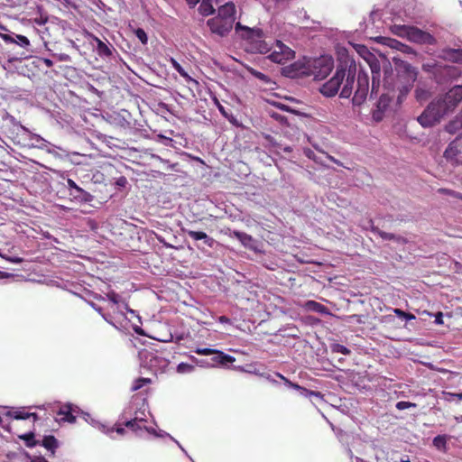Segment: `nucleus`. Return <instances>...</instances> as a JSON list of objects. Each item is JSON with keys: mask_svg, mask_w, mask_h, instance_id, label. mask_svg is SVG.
<instances>
[{"mask_svg": "<svg viewBox=\"0 0 462 462\" xmlns=\"http://www.w3.org/2000/svg\"><path fill=\"white\" fill-rule=\"evenodd\" d=\"M319 166H323V167H329V165L328 163V161L333 162L337 163V165H341V163L339 162H337L332 156H329L326 152H323L321 150H319Z\"/></svg>", "mask_w": 462, "mask_h": 462, "instance_id": "f704fd0d", "label": "nucleus"}, {"mask_svg": "<svg viewBox=\"0 0 462 462\" xmlns=\"http://www.w3.org/2000/svg\"><path fill=\"white\" fill-rule=\"evenodd\" d=\"M369 92V76L367 72L360 69L357 73L356 89L352 98L354 106H361L367 97Z\"/></svg>", "mask_w": 462, "mask_h": 462, "instance_id": "423d86ee", "label": "nucleus"}, {"mask_svg": "<svg viewBox=\"0 0 462 462\" xmlns=\"http://www.w3.org/2000/svg\"><path fill=\"white\" fill-rule=\"evenodd\" d=\"M411 407H416V404L413 402H404V401H401L396 403V408L399 411H403V410L409 409Z\"/></svg>", "mask_w": 462, "mask_h": 462, "instance_id": "49530a36", "label": "nucleus"}, {"mask_svg": "<svg viewBox=\"0 0 462 462\" xmlns=\"http://www.w3.org/2000/svg\"><path fill=\"white\" fill-rule=\"evenodd\" d=\"M356 75V61L348 56H342L337 60L332 76L319 86V93L326 97L339 94L340 98H349L353 94Z\"/></svg>", "mask_w": 462, "mask_h": 462, "instance_id": "f257e3e1", "label": "nucleus"}, {"mask_svg": "<svg viewBox=\"0 0 462 462\" xmlns=\"http://www.w3.org/2000/svg\"><path fill=\"white\" fill-rule=\"evenodd\" d=\"M332 352L341 353L343 355H348L350 350L347 349L345 346L339 344H331L330 346Z\"/></svg>", "mask_w": 462, "mask_h": 462, "instance_id": "79ce46f5", "label": "nucleus"}, {"mask_svg": "<svg viewBox=\"0 0 462 462\" xmlns=\"http://www.w3.org/2000/svg\"><path fill=\"white\" fill-rule=\"evenodd\" d=\"M306 306L308 309L310 310H312L314 311H318V302L316 301H313V300H309L307 303H306Z\"/></svg>", "mask_w": 462, "mask_h": 462, "instance_id": "864d4df0", "label": "nucleus"}, {"mask_svg": "<svg viewBox=\"0 0 462 462\" xmlns=\"http://www.w3.org/2000/svg\"><path fill=\"white\" fill-rule=\"evenodd\" d=\"M460 75V70L454 65H439L435 80L439 84H444L448 80L457 79Z\"/></svg>", "mask_w": 462, "mask_h": 462, "instance_id": "9b49d317", "label": "nucleus"}, {"mask_svg": "<svg viewBox=\"0 0 462 462\" xmlns=\"http://www.w3.org/2000/svg\"><path fill=\"white\" fill-rule=\"evenodd\" d=\"M337 63L331 55H319V81L326 79L333 70H336Z\"/></svg>", "mask_w": 462, "mask_h": 462, "instance_id": "4468645a", "label": "nucleus"}, {"mask_svg": "<svg viewBox=\"0 0 462 462\" xmlns=\"http://www.w3.org/2000/svg\"><path fill=\"white\" fill-rule=\"evenodd\" d=\"M123 426H125L124 423L118 424V425L116 424V428L113 427L110 430H108V433H112V432L116 431V433H118L120 435H124L125 432V430Z\"/></svg>", "mask_w": 462, "mask_h": 462, "instance_id": "de8ad7c7", "label": "nucleus"}, {"mask_svg": "<svg viewBox=\"0 0 462 462\" xmlns=\"http://www.w3.org/2000/svg\"><path fill=\"white\" fill-rule=\"evenodd\" d=\"M308 70H309L308 68H306L304 65H301V64H299L296 62L288 67H285L283 69V74L286 77L294 79V78H299V77H301L304 75H308L309 74Z\"/></svg>", "mask_w": 462, "mask_h": 462, "instance_id": "f3484780", "label": "nucleus"}, {"mask_svg": "<svg viewBox=\"0 0 462 462\" xmlns=\"http://www.w3.org/2000/svg\"><path fill=\"white\" fill-rule=\"evenodd\" d=\"M400 51H402L403 53H407V54H412V55L416 54V51L411 47H410L406 44H403V43L402 45V48L400 49Z\"/></svg>", "mask_w": 462, "mask_h": 462, "instance_id": "8fccbe9b", "label": "nucleus"}, {"mask_svg": "<svg viewBox=\"0 0 462 462\" xmlns=\"http://www.w3.org/2000/svg\"><path fill=\"white\" fill-rule=\"evenodd\" d=\"M218 321L221 323H230V319L227 318L226 316H220L218 318Z\"/></svg>", "mask_w": 462, "mask_h": 462, "instance_id": "69168bd1", "label": "nucleus"}, {"mask_svg": "<svg viewBox=\"0 0 462 462\" xmlns=\"http://www.w3.org/2000/svg\"><path fill=\"white\" fill-rule=\"evenodd\" d=\"M401 462H411L409 459V457L407 455H404L400 459Z\"/></svg>", "mask_w": 462, "mask_h": 462, "instance_id": "774afa93", "label": "nucleus"}, {"mask_svg": "<svg viewBox=\"0 0 462 462\" xmlns=\"http://www.w3.org/2000/svg\"><path fill=\"white\" fill-rule=\"evenodd\" d=\"M186 2L190 7H194L199 3V0H186Z\"/></svg>", "mask_w": 462, "mask_h": 462, "instance_id": "338daca9", "label": "nucleus"}, {"mask_svg": "<svg viewBox=\"0 0 462 462\" xmlns=\"http://www.w3.org/2000/svg\"><path fill=\"white\" fill-rule=\"evenodd\" d=\"M144 420L143 419H139L137 417H134V419H131L129 420H125L124 422V425L125 427H127L128 429H130L132 431L134 432H138V431H142V430H148L147 427L143 425Z\"/></svg>", "mask_w": 462, "mask_h": 462, "instance_id": "b1692460", "label": "nucleus"}, {"mask_svg": "<svg viewBox=\"0 0 462 462\" xmlns=\"http://www.w3.org/2000/svg\"><path fill=\"white\" fill-rule=\"evenodd\" d=\"M68 184L70 188H73L79 191H81L82 189L70 179L68 180Z\"/></svg>", "mask_w": 462, "mask_h": 462, "instance_id": "052dcab7", "label": "nucleus"}, {"mask_svg": "<svg viewBox=\"0 0 462 462\" xmlns=\"http://www.w3.org/2000/svg\"><path fill=\"white\" fill-rule=\"evenodd\" d=\"M34 437L35 436L33 432H29L19 436L21 439L25 441V445L28 448H33L38 445L39 442L35 439Z\"/></svg>", "mask_w": 462, "mask_h": 462, "instance_id": "e433bc0d", "label": "nucleus"}, {"mask_svg": "<svg viewBox=\"0 0 462 462\" xmlns=\"http://www.w3.org/2000/svg\"><path fill=\"white\" fill-rule=\"evenodd\" d=\"M444 157L454 163L462 164V134L448 144Z\"/></svg>", "mask_w": 462, "mask_h": 462, "instance_id": "1a4fd4ad", "label": "nucleus"}, {"mask_svg": "<svg viewBox=\"0 0 462 462\" xmlns=\"http://www.w3.org/2000/svg\"><path fill=\"white\" fill-rule=\"evenodd\" d=\"M440 57L453 62L462 63V49H445L441 51Z\"/></svg>", "mask_w": 462, "mask_h": 462, "instance_id": "412c9836", "label": "nucleus"}, {"mask_svg": "<svg viewBox=\"0 0 462 462\" xmlns=\"http://www.w3.org/2000/svg\"><path fill=\"white\" fill-rule=\"evenodd\" d=\"M194 352L198 355L201 356H209V355H215V356L212 358V361L216 364H221L226 365L227 363H232L235 361V357L226 355L223 353L222 351L212 349V348H201L197 347Z\"/></svg>", "mask_w": 462, "mask_h": 462, "instance_id": "ddd939ff", "label": "nucleus"}, {"mask_svg": "<svg viewBox=\"0 0 462 462\" xmlns=\"http://www.w3.org/2000/svg\"><path fill=\"white\" fill-rule=\"evenodd\" d=\"M199 12L203 16H208L215 13V8L209 0H203L199 6Z\"/></svg>", "mask_w": 462, "mask_h": 462, "instance_id": "c756f323", "label": "nucleus"}, {"mask_svg": "<svg viewBox=\"0 0 462 462\" xmlns=\"http://www.w3.org/2000/svg\"><path fill=\"white\" fill-rule=\"evenodd\" d=\"M370 225L372 233L378 235L382 239L393 240V238H394V234L380 230L377 226H374L372 221H370Z\"/></svg>", "mask_w": 462, "mask_h": 462, "instance_id": "c9c22d12", "label": "nucleus"}, {"mask_svg": "<svg viewBox=\"0 0 462 462\" xmlns=\"http://www.w3.org/2000/svg\"><path fill=\"white\" fill-rule=\"evenodd\" d=\"M106 297L114 304H118L122 300L121 296L114 291L107 292Z\"/></svg>", "mask_w": 462, "mask_h": 462, "instance_id": "a18cd8bd", "label": "nucleus"}, {"mask_svg": "<svg viewBox=\"0 0 462 462\" xmlns=\"http://www.w3.org/2000/svg\"><path fill=\"white\" fill-rule=\"evenodd\" d=\"M348 455L352 462H365L361 457L354 456L351 449H348Z\"/></svg>", "mask_w": 462, "mask_h": 462, "instance_id": "6e6d98bb", "label": "nucleus"}, {"mask_svg": "<svg viewBox=\"0 0 462 462\" xmlns=\"http://www.w3.org/2000/svg\"><path fill=\"white\" fill-rule=\"evenodd\" d=\"M449 113L447 105L442 99L437 98L432 100L417 120L423 127H431L436 124L439 123L440 120Z\"/></svg>", "mask_w": 462, "mask_h": 462, "instance_id": "20e7f679", "label": "nucleus"}, {"mask_svg": "<svg viewBox=\"0 0 462 462\" xmlns=\"http://www.w3.org/2000/svg\"><path fill=\"white\" fill-rule=\"evenodd\" d=\"M169 365L170 361L159 355H155L150 359V366L154 369L155 372L163 373Z\"/></svg>", "mask_w": 462, "mask_h": 462, "instance_id": "aec40b11", "label": "nucleus"}, {"mask_svg": "<svg viewBox=\"0 0 462 462\" xmlns=\"http://www.w3.org/2000/svg\"><path fill=\"white\" fill-rule=\"evenodd\" d=\"M94 41L97 42V51L100 57L109 58L112 56V50L99 38L94 37Z\"/></svg>", "mask_w": 462, "mask_h": 462, "instance_id": "393cba45", "label": "nucleus"}, {"mask_svg": "<svg viewBox=\"0 0 462 462\" xmlns=\"http://www.w3.org/2000/svg\"><path fill=\"white\" fill-rule=\"evenodd\" d=\"M295 52L281 41L276 42L275 49L270 53L269 59L279 64H284L294 58Z\"/></svg>", "mask_w": 462, "mask_h": 462, "instance_id": "0eeeda50", "label": "nucleus"}, {"mask_svg": "<svg viewBox=\"0 0 462 462\" xmlns=\"http://www.w3.org/2000/svg\"><path fill=\"white\" fill-rule=\"evenodd\" d=\"M444 395H445V399L448 401V402H452L454 400L457 399V393H444Z\"/></svg>", "mask_w": 462, "mask_h": 462, "instance_id": "4d7b16f0", "label": "nucleus"}, {"mask_svg": "<svg viewBox=\"0 0 462 462\" xmlns=\"http://www.w3.org/2000/svg\"><path fill=\"white\" fill-rule=\"evenodd\" d=\"M116 185L120 187H125L127 183V180L125 177L122 176L116 180Z\"/></svg>", "mask_w": 462, "mask_h": 462, "instance_id": "13d9d810", "label": "nucleus"}, {"mask_svg": "<svg viewBox=\"0 0 462 462\" xmlns=\"http://www.w3.org/2000/svg\"><path fill=\"white\" fill-rule=\"evenodd\" d=\"M462 128V113L460 112L456 117L455 119H453L452 121H450L447 125H446V131L449 134H455L456 132H457L458 130H460Z\"/></svg>", "mask_w": 462, "mask_h": 462, "instance_id": "a878e982", "label": "nucleus"}, {"mask_svg": "<svg viewBox=\"0 0 462 462\" xmlns=\"http://www.w3.org/2000/svg\"><path fill=\"white\" fill-rule=\"evenodd\" d=\"M134 34L135 36L139 39V41L143 43V44H146L147 42H148V37H147V34L146 32H144L143 29L142 28H137L135 31H134Z\"/></svg>", "mask_w": 462, "mask_h": 462, "instance_id": "37998d69", "label": "nucleus"}, {"mask_svg": "<svg viewBox=\"0 0 462 462\" xmlns=\"http://www.w3.org/2000/svg\"><path fill=\"white\" fill-rule=\"evenodd\" d=\"M397 74L393 73V84L388 89L398 90L397 103L401 104L413 87L418 77V69L397 57L393 58Z\"/></svg>", "mask_w": 462, "mask_h": 462, "instance_id": "f03ea898", "label": "nucleus"}, {"mask_svg": "<svg viewBox=\"0 0 462 462\" xmlns=\"http://www.w3.org/2000/svg\"><path fill=\"white\" fill-rule=\"evenodd\" d=\"M0 37L6 42V43H14L15 42V39L14 37H12L11 35L9 34H6V33H1L0 32Z\"/></svg>", "mask_w": 462, "mask_h": 462, "instance_id": "603ef678", "label": "nucleus"}, {"mask_svg": "<svg viewBox=\"0 0 462 462\" xmlns=\"http://www.w3.org/2000/svg\"><path fill=\"white\" fill-rule=\"evenodd\" d=\"M375 41L379 43L389 46L392 49H396L398 51H400L402 45L401 42L388 37L379 36L375 38Z\"/></svg>", "mask_w": 462, "mask_h": 462, "instance_id": "cd10ccee", "label": "nucleus"}, {"mask_svg": "<svg viewBox=\"0 0 462 462\" xmlns=\"http://www.w3.org/2000/svg\"><path fill=\"white\" fill-rule=\"evenodd\" d=\"M42 445L54 455L56 448H58V440L52 435L45 436L42 441Z\"/></svg>", "mask_w": 462, "mask_h": 462, "instance_id": "bb28decb", "label": "nucleus"}, {"mask_svg": "<svg viewBox=\"0 0 462 462\" xmlns=\"http://www.w3.org/2000/svg\"><path fill=\"white\" fill-rule=\"evenodd\" d=\"M207 25L212 33L217 34L220 37H226L232 31L234 24L230 23L228 20L215 16L210 18L207 22Z\"/></svg>", "mask_w": 462, "mask_h": 462, "instance_id": "6e6552de", "label": "nucleus"}, {"mask_svg": "<svg viewBox=\"0 0 462 462\" xmlns=\"http://www.w3.org/2000/svg\"><path fill=\"white\" fill-rule=\"evenodd\" d=\"M319 314H327V315H328L329 312H328V309L324 305L319 304Z\"/></svg>", "mask_w": 462, "mask_h": 462, "instance_id": "0e129e2a", "label": "nucleus"}, {"mask_svg": "<svg viewBox=\"0 0 462 462\" xmlns=\"http://www.w3.org/2000/svg\"><path fill=\"white\" fill-rule=\"evenodd\" d=\"M236 32L241 35L242 38L251 42L252 51L261 54H265L270 51L268 44L263 40V32L258 28H250L242 25L240 23H236Z\"/></svg>", "mask_w": 462, "mask_h": 462, "instance_id": "39448f33", "label": "nucleus"}, {"mask_svg": "<svg viewBox=\"0 0 462 462\" xmlns=\"http://www.w3.org/2000/svg\"><path fill=\"white\" fill-rule=\"evenodd\" d=\"M171 63L173 68L179 72V74L185 79L186 82H193L195 84H198V81L192 79L179 62L172 59Z\"/></svg>", "mask_w": 462, "mask_h": 462, "instance_id": "2f4dec72", "label": "nucleus"}, {"mask_svg": "<svg viewBox=\"0 0 462 462\" xmlns=\"http://www.w3.org/2000/svg\"><path fill=\"white\" fill-rule=\"evenodd\" d=\"M54 56L57 57L58 60H60V61H70L71 60L70 56L66 53L54 54Z\"/></svg>", "mask_w": 462, "mask_h": 462, "instance_id": "3c124183", "label": "nucleus"}, {"mask_svg": "<svg viewBox=\"0 0 462 462\" xmlns=\"http://www.w3.org/2000/svg\"><path fill=\"white\" fill-rule=\"evenodd\" d=\"M407 39L419 44L432 45L436 42V39L430 32L422 31L415 26H410L408 29Z\"/></svg>", "mask_w": 462, "mask_h": 462, "instance_id": "9d476101", "label": "nucleus"}, {"mask_svg": "<svg viewBox=\"0 0 462 462\" xmlns=\"http://www.w3.org/2000/svg\"><path fill=\"white\" fill-rule=\"evenodd\" d=\"M6 259L14 263H21L23 261L21 257H8Z\"/></svg>", "mask_w": 462, "mask_h": 462, "instance_id": "bf43d9fd", "label": "nucleus"}, {"mask_svg": "<svg viewBox=\"0 0 462 462\" xmlns=\"http://www.w3.org/2000/svg\"><path fill=\"white\" fill-rule=\"evenodd\" d=\"M430 97L429 90L417 87L415 89V98L418 102L422 103Z\"/></svg>", "mask_w": 462, "mask_h": 462, "instance_id": "4c0bfd02", "label": "nucleus"}, {"mask_svg": "<svg viewBox=\"0 0 462 462\" xmlns=\"http://www.w3.org/2000/svg\"><path fill=\"white\" fill-rule=\"evenodd\" d=\"M440 64L435 62V61H432V62H427V63H424L422 65V69L425 71V72H429V73H432L434 78L436 77L437 75V72H438V69H439V66Z\"/></svg>", "mask_w": 462, "mask_h": 462, "instance_id": "58836bf2", "label": "nucleus"}, {"mask_svg": "<svg viewBox=\"0 0 462 462\" xmlns=\"http://www.w3.org/2000/svg\"><path fill=\"white\" fill-rule=\"evenodd\" d=\"M442 101L447 105L449 112L453 111L456 106L462 101V85H457L449 89L442 97Z\"/></svg>", "mask_w": 462, "mask_h": 462, "instance_id": "f8f14e48", "label": "nucleus"}, {"mask_svg": "<svg viewBox=\"0 0 462 462\" xmlns=\"http://www.w3.org/2000/svg\"><path fill=\"white\" fill-rule=\"evenodd\" d=\"M387 90L386 93H383L377 102V108L378 110L380 111H384L390 102L394 98L396 97L397 98V96H398V90H392V89H388V88H385Z\"/></svg>", "mask_w": 462, "mask_h": 462, "instance_id": "a211bd4d", "label": "nucleus"}, {"mask_svg": "<svg viewBox=\"0 0 462 462\" xmlns=\"http://www.w3.org/2000/svg\"><path fill=\"white\" fill-rule=\"evenodd\" d=\"M447 435H438L433 439V446L441 451L447 450Z\"/></svg>", "mask_w": 462, "mask_h": 462, "instance_id": "473e14b6", "label": "nucleus"}, {"mask_svg": "<svg viewBox=\"0 0 462 462\" xmlns=\"http://www.w3.org/2000/svg\"><path fill=\"white\" fill-rule=\"evenodd\" d=\"M236 8L233 2H227L217 9V16L228 20L234 24L236 21Z\"/></svg>", "mask_w": 462, "mask_h": 462, "instance_id": "2eb2a0df", "label": "nucleus"}, {"mask_svg": "<svg viewBox=\"0 0 462 462\" xmlns=\"http://www.w3.org/2000/svg\"><path fill=\"white\" fill-rule=\"evenodd\" d=\"M31 462H49L45 457H34Z\"/></svg>", "mask_w": 462, "mask_h": 462, "instance_id": "680f3d73", "label": "nucleus"}, {"mask_svg": "<svg viewBox=\"0 0 462 462\" xmlns=\"http://www.w3.org/2000/svg\"><path fill=\"white\" fill-rule=\"evenodd\" d=\"M393 240L400 245H404L407 243L406 238H404L403 236H397L395 234H394V238H393Z\"/></svg>", "mask_w": 462, "mask_h": 462, "instance_id": "5fc2aeb1", "label": "nucleus"}, {"mask_svg": "<svg viewBox=\"0 0 462 462\" xmlns=\"http://www.w3.org/2000/svg\"><path fill=\"white\" fill-rule=\"evenodd\" d=\"M6 416L14 420H27L32 418L33 421H36L39 419L36 413L27 412L23 410L9 411H7Z\"/></svg>", "mask_w": 462, "mask_h": 462, "instance_id": "5701e85b", "label": "nucleus"}, {"mask_svg": "<svg viewBox=\"0 0 462 462\" xmlns=\"http://www.w3.org/2000/svg\"><path fill=\"white\" fill-rule=\"evenodd\" d=\"M194 371V365L187 364V363H180L177 366V372L179 374H189Z\"/></svg>", "mask_w": 462, "mask_h": 462, "instance_id": "a19ab883", "label": "nucleus"}, {"mask_svg": "<svg viewBox=\"0 0 462 462\" xmlns=\"http://www.w3.org/2000/svg\"><path fill=\"white\" fill-rule=\"evenodd\" d=\"M233 236L236 239H238L242 243L243 245H245L246 247H250V244L253 242L252 236H250L245 232L235 230V231H233Z\"/></svg>", "mask_w": 462, "mask_h": 462, "instance_id": "7c9ffc66", "label": "nucleus"}, {"mask_svg": "<svg viewBox=\"0 0 462 462\" xmlns=\"http://www.w3.org/2000/svg\"><path fill=\"white\" fill-rule=\"evenodd\" d=\"M15 42L14 43H16L17 45L21 46L22 48L25 49L26 51H23L20 55V57H13L9 59V61H16V60H22L23 59H27L30 57V50L29 47L31 46V42L29 39L26 36L16 34L15 35Z\"/></svg>", "mask_w": 462, "mask_h": 462, "instance_id": "dca6fc26", "label": "nucleus"}, {"mask_svg": "<svg viewBox=\"0 0 462 462\" xmlns=\"http://www.w3.org/2000/svg\"><path fill=\"white\" fill-rule=\"evenodd\" d=\"M394 313L399 317L405 319L406 320H411L415 319V316L411 313H407L400 309H394Z\"/></svg>", "mask_w": 462, "mask_h": 462, "instance_id": "c03bdc74", "label": "nucleus"}, {"mask_svg": "<svg viewBox=\"0 0 462 462\" xmlns=\"http://www.w3.org/2000/svg\"><path fill=\"white\" fill-rule=\"evenodd\" d=\"M59 418L57 420L62 421V422H75L76 417L72 413V408L70 405H66L60 408V410L58 412Z\"/></svg>", "mask_w": 462, "mask_h": 462, "instance_id": "4be33fe9", "label": "nucleus"}, {"mask_svg": "<svg viewBox=\"0 0 462 462\" xmlns=\"http://www.w3.org/2000/svg\"><path fill=\"white\" fill-rule=\"evenodd\" d=\"M42 62L46 65L48 68H51L53 66V61L50 59L43 58Z\"/></svg>", "mask_w": 462, "mask_h": 462, "instance_id": "e2e57ef3", "label": "nucleus"}, {"mask_svg": "<svg viewBox=\"0 0 462 462\" xmlns=\"http://www.w3.org/2000/svg\"><path fill=\"white\" fill-rule=\"evenodd\" d=\"M366 63L369 65L372 72V87L371 97L377 93L380 85L381 69H383V88H388V86L393 84V68L391 62L383 54L374 55Z\"/></svg>", "mask_w": 462, "mask_h": 462, "instance_id": "7ed1b4c3", "label": "nucleus"}, {"mask_svg": "<svg viewBox=\"0 0 462 462\" xmlns=\"http://www.w3.org/2000/svg\"><path fill=\"white\" fill-rule=\"evenodd\" d=\"M356 51L364 59V60L368 61L372 59L375 54L371 52L369 49L362 44H355L353 45Z\"/></svg>", "mask_w": 462, "mask_h": 462, "instance_id": "c85d7f7f", "label": "nucleus"}, {"mask_svg": "<svg viewBox=\"0 0 462 462\" xmlns=\"http://www.w3.org/2000/svg\"><path fill=\"white\" fill-rule=\"evenodd\" d=\"M182 231L187 234L193 240H203L205 245L209 247L214 245L215 240L208 236L205 232L202 231H193L183 228Z\"/></svg>", "mask_w": 462, "mask_h": 462, "instance_id": "6ab92c4d", "label": "nucleus"}, {"mask_svg": "<svg viewBox=\"0 0 462 462\" xmlns=\"http://www.w3.org/2000/svg\"><path fill=\"white\" fill-rule=\"evenodd\" d=\"M151 379L150 378H144V377H140V378H137L133 386H132V391L133 392H135L139 389H141L143 386H144L145 384H149L151 383Z\"/></svg>", "mask_w": 462, "mask_h": 462, "instance_id": "ea45409f", "label": "nucleus"}, {"mask_svg": "<svg viewBox=\"0 0 462 462\" xmlns=\"http://www.w3.org/2000/svg\"><path fill=\"white\" fill-rule=\"evenodd\" d=\"M409 28H410V25L394 24L391 27V31L393 34H395L399 37L407 38Z\"/></svg>", "mask_w": 462, "mask_h": 462, "instance_id": "72a5a7b5", "label": "nucleus"}, {"mask_svg": "<svg viewBox=\"0 0 462 462\" xmlns=\"http://www.w3.org/2000/svg\"><path fill=\"white\" fill-rule=\"evenodd\" d=\"M48 22V16L40 14L39 17L33 18V23L37 25H43Z\"/></svg>", "mask_w": 462, "mask_h": 462, "instance_id": "09e8293b", "label": "nucleus"}]
</instances>
